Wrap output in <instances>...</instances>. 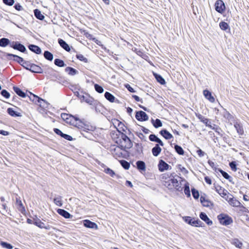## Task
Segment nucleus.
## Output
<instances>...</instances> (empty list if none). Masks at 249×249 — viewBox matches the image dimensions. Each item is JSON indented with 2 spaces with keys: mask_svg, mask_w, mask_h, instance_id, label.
Masks as SVG:
<instances>
[{
  "mask_svg": "<svg viewBox=\"0 0 249 249\" xmlns=\"http://www.w3.org/2000/svg\"><path fill=\"white\" fill-rule=\"evenodd\" d=\"M54 203L58 206H62V197L60 196H59L53 199Z\"/></svg>",
  "mask_w": 249,
  "mask_h": 249,
  "instance_id": "nucleus-42",
  "label": "nucleus"
},
{
  "mask_svg": "<svg viewBox=\"0 0 249 249\" xmlns=\"http://www.w3.org/2000/svg\"><path fill=\"white\" fill-rule=\"evenodd\" d=\"M17 50L21 52H24L26 51V49L24 45L17 42Z\"/></svg>",
  "mask_w": 249,
  "mask_h": 249,
  "instance_id": "nucleus-47",
  "label": "nucleus"
},
{
  "mask_svg": "<svg viewBox=\"0 0 249 249\" xmlns=\"http://www.w3.org/2000/svg\"><path fill=\"white\" fill-rule=\"evenodd\" d=\"M121 165L126 170H128L130 167V164L125 160H121L120 161Z\"/></svg>",
  "mask_w": 249,
  "mask_h": 249,
  "instance_id": "nucleus-41",
  "label": "nucleus"
},
{
  "mask_svg": "<svg viewBox=\"0 0 249 249\" xmlns=\"http://www.w3.org/2000/svg\"><path fill=\"white\" fill-rule=\"evenodd\" d=\"M158 138L154 134H151L149 136V140L152 142H156Z\"/></svg>",
  "mask_w": 249,
  "mask_h": 249,
  "instance_id": "nucleus-57",
  "label": "nucleus"
},
{
  "mask_svg": "<svg viewBox=\"0 0 249 249\" xmlns=\"http://www.w3.org/2000/svg\"><path fill=\"white\" fill-rule=\"evenodd\" d=\"M183 182H186L185 179L182 178L174 173L171 177L170 180H169V181L164 183V185L169 190L175 189L177 191L181 192L183 190L182 185Z\"/></svg>",
  "mask_w": 249,
  "mask_h": 249,
  "instance_id": "nucleus-2",
  "label": "nucleus"
},
{
  "mask_svg": "<svg viewBox=\"0 0 249 249\" xmlns=\"http://www.w3.org/2000/svg\"><path fill=\"white\" fill-rule=\"evenodd\" d=\"M216 191L222 197L225 199V197H227V196L229 194H230L228 193V191L222 188L220 186H218L215 187Z\"/></svg>",
  "mask_w": 249,
  "mask_h": 249,
  "instance_id": "nucleus-12",
  "label": "nucleus"
},
{
  "mask_svg": "<svg viewBox=\"0 0 249 249\" xmlns=\"http://www.w3.org/2000/svg\"><path fill=\"white\" fill-rule=\"evenodd\" d=\"M219 171L224 178H225L227 179H228L230 181H231V178L228 175L227 173L223 171L221 169H220Z\"/></svg>",
  "mask_w": 249,
  "mask_h": 249,
  "instance_id": "nucleus-49",
  "label": "nucleus"
},
{
  "mask_svg": "<svg viewBox=\"0 0 249 249\" xmlns=\"http://www.w3.org/2000/svg\"><path fill=\"white\" fill-rule=\"evenodd\" d=\"M229 165L232 171H236L237 170L236 164L235 161H232L230 162Z\"/></svg>",
  "mask_w": 249,
  "mask_h": 249,
  "instance_id": "nucleus-56",
  "label": "nucleus"
},
{
  "mask_svg": "<svg viewBox=\"0 0 249 249\" xmlns=\"http://www.w3.org/2000/svg\"><path fill=\"white\" fill-rule=\"evenodd\" d=\"M1 95L6 99H8L10 97V94L6 89H2L0 92Z\"/></svg>",
  "mask_w": 249,
  "mask_h": 249,
  "instance_id": "nucleus-50",
  "label": "nucleus"
},
{
  "mask_svg": "<svg viewBox=\"0 0 249 249\" xmlns=\"http://www.w3.org/2000/svg\"><path fill=\"white\" fill-rule=\"evenodd\" d=\"M57 212L60 215L65 218H70L72 217V215L65 210L59 209L57 210Z\"/></svg>",
  "mask_w": 249,
  "mask_h": 249,
  "instance_id": "nucleus-21",
  "label": "nucleus"
},
{
  "mask_svg": "<svg viewBox=\"0 0 249 249\" xmlns=\"http://www.w3.org/2000/svg\"><path fill=\"white\" fill-rule=\"evenodd\" d=\"M2 1L5 5L8 6L13 5L15 2L14 0H2Z\"/></svg>",
  "mask_w": 249,
  "mask_h": 249,
  "instance_id": "nucleus-54",
  "label": "nucleus"
},
{
  "mask_svg": "<svg viewBox=\"0 0 249 249\" xmlns=\"http://www.w3.org/2000/svg\"><path fill=\"white\" fill-rule=\"evenodd\" d=\"M161 151V148L159 144H156L155 146L152 149V153L154 156H158Z\"/></svg>",
  "mask_w": 249,
  "mask_h": 249,
  "instance_id": "nucleus-24",
  "label": "nucleus"
},
{
  "mask_svg": "<svg viewBox=\"0 0 249 249\" xmlns=\"http://www.w3.org/2000/svg\"><path fill=\"white\" fill-rule=\"evenodd\" d=\"M234 126L239 135H242L244 134V129L241 124L236 122L234 123Z\"/></svg>",
  "mask_w": 249,
  "mask_h": 249,
  "instance_id": "nucleus-23",
  "label": "nucleus"
},
{
  "mask_svg": "<svg viewBox=\"0 0 249 249\" xmlns=\"http://www.w3.org/2000/svg\"><path fill=\"white\" fill-rule=\"evenodd\" d=\"M231 243L238 248H241L243 245V243L237 238L232 239Z\"/></svg>",
  "mask_w": 249,
  "mask_h": 249,
  "instance_id": "nucleus-32",
  "label": "nucleus"
},
{
  "mask_svg": "<svg viewBox=\"0 0 249 249\" xmlns=\"http://www.w3.org/2000/svg\"><path fill=\"white\" fill-rule=\"evenodd\" d=\"M207 126L209 127L213 130H214L215 132H218V133H219V130H220V128L217 126H216L215 124H214L213 126L210 124V123L209 124L207 125Z\"/></svg>",
  "mask_w": 249,
  "mask_h": 249,
  "instance_id": "nucleus-55",
  "label": "nucleus"
},
{
  "mask_svg": "<svg viewBox=\"0 0 249 249\" xmlns=\"http://www.w3.org/2000/svg\"><path fill=\"white\" fill-rule=\"evenodd\" d=\"M183 219L186 222L193 226H200L201 223V221L199 219L195 220L192 219L191 217L189 216H186L184 217Z\"/></svg>",
  "mask_w": 249,
  "mask_h": 249,
  "instance_id": "nucleus-8",
  "label": "nucleus"
},
{
  "mask_svg": "<svg viewBox=\"0 0 249 249\" xmlns=\"http://www.w3.org/2000/svg\"><path fill=\"white\" fill-rule=\"evenodd\" d=\"M196 117L200 120V121L201 122H202L204 124H205L206 126H207L209 124V120L208 119L205 118L202 115H201L200 114H196Z\"/></svg>",
  "mask_w": 249,
  "mask_h": 249,
  "instance_id": "nucleus-33",
  "label": "nucleus"
},
{
  "mask_svg": "<svg viewBox=\"0 0 249 249\" xmlns=\"http://www.w3.org/2000/svg\"><path fill=\"white\" fill-rule=\"evenodd\" d=\"M10 41L9 39L7 38H2L0 39V46L1 47H6L9 44H10Z\"/></svg>",
  "mask_w": 249,
  "mask_h": 249,
  "instance_id": "nucleus-31",
  "label": "nucleus"
},
{
  "mask_svg": "<svg viewBox=\"0 0 249 249\" xmlns=\"http://www.w3.org/2000/svg\"><path fill=\"white\" fill-rule=\"evenodd\" d=\"M62 137L64 138V139L68 141H71L72 140V138L71 136L66 134H63Z\"/></svg>",
  "mask_w": 249,
  "mask_h": 249,
  "instance_id": "nucleus-59",
  "label": "nucleus"
},
{
  "mask_svg": "<svg viewBox=\"0 0 249 249\" xmlns=\"http://www.w3.org/2000/svg\"><path fill=\"white\" fill-rule=\"evenodd\" d=\"M136 165H137L138 169H139V170H142V171L145 170V164L143 161L139 160L136 162Z\"/></svg>",
  "mask_w": 249,
  "mask_h": 249,
  "instance_id": "nucleus-29",
  "label": "nucleus"
},
{
  "mask_svg": "<svg viewBox=\"0 0 249 249\" xmlns=\"http://www.w3.org/2000/svg\"><path fill=\"white\" fill-rule=\"evenodd\" d=\"M76 58L81 61H83L85 63H88V60L82 54H77L76 55Z\"/></svg>",
  "mask_w": 249,
  "mask_h": 249,
  "instance_id": "nucleus-45",
  "label": "nucleus"
},
{
  "mask_svg": "<svg viewBox=\"0 0 249 249\" xmlns=\"http://www.w3.org/2000/svg\"><path fill=\"white\" fill-rule=\"evenodd\" d=\"M121 139L119 142H117V143L121 147L123 150H125L126 149H129L132 147L133 144L130 139L124 134L121 133L119 131Z\"/></svg>",
  "mask_w": 249,
  "mask_h": 249,
  "instance_id": "nucleus-3",
  "label": "nucleus"
},
{
  "mask_svg": "<svg viewBox=\"0 0 249 249\" xmlns=\"http://www.w3.org/2000/svg\"><path fill=\"white\" fill-rule=\"evenodd\" d=\"M175 149L179 155H183L184 154V150L180 146L176 145L175 146Z\"/></svg>",
  "mask_w": 249,
  "mask_h": 249,
  "instance_id": "nucleus-44",
  "label": "nucleus"
},
{
  "mask_svg": "<svg viewBox=\"0 0 249 249\" xmlns=\"http://www.w3.org/2000/svg\"><path fill=\"white\" fill-rule=\"evenodd\" d=\"M17 95H18L19 96L22 97V98H25L26 97H28L30 98V96L27 95L26 93L23 92L22 90H21L19 88H18L17 87Z\"/></svg>",
  "mask_w": 249,
  "mask_h": 249,
  "instance_id": "nucleus-37",
  "label": "nucleus"
},
{
  "mask_svg": "<svg viewBox=\"0 0 249 249\" xmlns=\"http://www.w3.org/2000/svg\"><path fill=\"white\" fill-rule=\"evenodd\" d=\"M58 42L60 46L67 52H70L71 48L69 45L62 39H58Z\"/></svg>",
  "mask_w": 249,
  "mask_h": 249,
  "instance_id": "nucleus-17",
  "label": "nucleus"
},
{
  "mask_svg": "<svg viewBox=\"0 0 249 249\" xmlns=\"http://www.w3.org/2000/svg\"><path fill=\"white\" fill-rule=\"evenodd\" d=\"M65 71L69 75H74L78 73V71L73 68L68 67L65 69Z\"/></svg>",
  "mask_w": 249,
  "mask_h": 249,
  "instance_id": "nucleus-27",
  "label": "nucleus"
},
{
  "mask_svg": "<svg viewBox=\"0 0 249 249\" xmlns=\"http://www.w3.org/2000/svg\"><path fill=\"white\" fill-rule=\"evenodd\" d=\"M0 245L5 249H13V246L10 244V243H8L6 242L0 241Z\"/></svg>",
  "mask_w": 249,
  "mask_h": 249,
  "instance_id": "nucleus-38",
  "label": "nucleus"
},
{
  "mask_svg": "<svg viewBox=\"0 0 249 249\" xmlns=\"http://www.w3.org/2000/svg\"><path fill=\"white\" fill-rule=\"evenodd\" d=\"M121 147L119 145L118 146L115 147L113 146L111 148L110 151L113 157L116 159L121 158L123 156V153Z\"/></svg>",
  "mask_w": 249,
  "mask_h": 249,
  "instance_id": "nucleus-6",
  "label": "nucleus"
},
{
  "mask_svg": "<svg viewBox=\"0 0 249 249\" xmlns=\"http://www.w3.org/2000/svg\"><path fill=\"white\" fill-rule=\"evenodd\" d=\"M125 87L131 92H134L135 91L134 89L129 84L126 85Z\"/></svg>",
  "mask_w": 249,
  "mask_h": 249,
  "instance_id": "nucleus-61",
  "label": "nucleus"
},
{
  "mask_svg": "<svg viewBox=\"0 0 249 249\" xmlns=\"http://www.w3.org/2000/svg\"><path fill=\"white\" fill-rule=\"evenodd\" d=\"M44 56L46 59L49 61H52L53 58V54L48 51L44 52Z\"/></svg>",
  "mask_w": 249,
  "mask_h": 249,
  "instance_id": "nucleus-35",
  "label": "nucleus"
},
{
  "mask_svg": "<svg viewBox=\"0 0 249 249\" xmlns=\"http://www.w3.org/2000/svg\"><path fill=\"white\" fill-rule=\"evenodd\" d=\"M152 123L154 126L156 128L161 127L162 125L161 121L159 119H156L155 120L152 119Z\"/></svg>",
  "mask_w": 249,
  "mask_h": 249,
  "instance_id": "nucleus-34",
  "label": "nucleus"
},
{
  "mask_svg": "<svg viewBox=\"0 0 249 249\" xmlns=\"http://www.w3.org/2000/svg\"><path fill=\"white\" fill-rule=\"evenodd\" d=\"M160 133L166 140H170L173 137V135L166 129L161 130Z\"/></svg>",
  "mask_w": 249,
  "mask_h": 249,
  "instance_id": "nucleus-22",
  "label": "nucleus"
},
{
  "mask_svg": "<svg viewBox=\"0 0 249 249\" xmlns=\"http://www.w3.org/2000/svg\"><path fill=\"white\" fill-rule=\"evenodd\" d=\"M7 112L10 115L13 117H16V111L14 110L12 108H8Z\"/></svg>",
  "mask_w": 249,
  "mask_h": 249,
  "instance_id": "nucleus-53",
  "label": "nucleus"
},
{
  "mask_svg": "<svg viewBox=\"0 0 249 249\" xmlns=\"http://www.w3.org/2000/svg\"><path fill=\"white\" fill-rule=\"evenodd\" d=\"M200 218L205 221L208 225H212L213 222L211 220L206 214L204 213L201 212L199 215Z\"/></svg>",
  "mask_w": 249,
  "mask_h": 249,
  "instance_id": "nucleus-18",
  "label": "nucleus"
},
{
  "mask_svg": "<svg viewBox=\"0 0 249 249\" xmlns=\"http://www.w3.org/2000/svg\"><path fill=\"white\" fill-rule=\"evenodd\" d=\"M174 173H167L163 174L160 176L161 179L164 182V183H166L167 181H169V180H170L171 177L174 175Z\"/></svg>",
  "mask_w": 249,
  "mask_h": 249,
  "instance_id": "nucleus-20",
  "label": "nucleus"
},
{
  "mask_svg": "<svg viewBox=\"0 0 249 249\" xmlns=\"http://www.w3.org/2000/svg\"><path fill=\"white\" fill-rule=\"evenodd\" d=\"M203 95L211 103L215 102L214 98L212 96V93L208 90L205 89L203 90Z\"/></svg>",
  "mask_w": 249,
  "mask_h": 249,
  "instance_id": "nucleus-15",
  "label": "nucleus"
},
{
  "mask_svg": "<svg viewBox=\"0 0 249 249\" xmlns=\"http://www.w3.org/2000/svg\"><path fill=\"white\" fill-rule=\"evenodd\" d=\"M17 61H18V62L20 63L21 66L26 68L27 70H29V68H30L31 64H29L28 62L24 61L21 57L17 55Z\"/></svg>",
  "mask_w": 249,
  "mask_h": 249,
  "instance_id": "nucleus-16",
  "label": "nucleus"
},
{
  "mask_svg": "<svg viewBox=\"0 0 249 249\" xmlns=\"http://www.w3.org/2000/svg\"><path fill=\"white\" fill-rule=\"evenodd\" d=\"M200 202L205 207H209L211 204L210 201L206 200L205 197L202 196L200 197Z\"/></svg>",
  "mask_w": 249,
  "mask_h": 249,
  "instance_id": "nucleus-39",
  "label": "nucleus"
},
{
  "mask_svg": "<svg viewBox=\"0 0 249 249\" xmlns=\"http://www.w3.org/2000/svg\"><path fill=\"white\" fill-rule=\"evenodd\" d=\"M219 26H220V28H221V29H222V30H224V31L226 30L227 29H228L229 28V26L227 22H224V21H222V22H220Z\"/></svg>",
  "mask_w": 249,
  "mask_h": 249,
  "instance_id": "nucleus-46",
  "label": "nucleus"
},
{
  "mask_svg": "<svg viewBox=\"0 0 249 249\" xmlns=\"http://www.w3.org/2000/svg\"><path fill=\"white\" fill-rule=\"evenodd\" d=\"M0 134L3 136H7L9 134V132L3 130H0Z\"/></svg>",
  "mask_w": 249,
  "mask_h": 249,
  "instance_id": "nucleus-63",
  "label": "nucleus"
},
{
  "mask_svg": "<svg viewBox=\"0 0 249 249\" xmlns=\"http://www.w3.org/2000/svg\"><path fill=\"white\" fill-rule=\"evenodd\" d=\"M217 219L220 224L227 226L233 223L232 218L225 213H221L217 216Z\"/></svg>",
  "mask_w": 249,
  "mask_h": 249,
  "instance_id": "nucleus-4",
  "label": "nucleus"
},
{
  "mask_svg": "<svg viewBox=\"0 0 249 249\" xmlns=\"http://www.w3.org/2000/svg\"><path fill=\"white\" fill-rule=\"evenodd\" d=\"M94 88L96 91L100 93H102L104 91L103 88L101 86L97 84H95L94 85Z\"/></svg>",
  "mask_w": 249,
  "mask_h": 249,
  "instance_id": "nucleus-52",
  "label": "nucleus"
},
{
  "mask_svg": "<svg viewBox=\"0 0 249 249\" xmlns=\"http://www.w3.org/2000/svg\"><path fill=\"white\" fill-rule=\"evenodd\" d=\"M183 185L184 186V193L188 196H190V191L189 188V184L186 181V182H183Z\"/></svg>",
  "mask_w": 249,
  "mask_h": 249,
  "instance_id": "nucleus-28",
  "label": "nucleus"
},
{
  "mask_svg": "<svg viewBox=\"0 0 249 249\" xmlns=\"http://www.w3.org/2000/svg\"><path fill=\"white\" fill-rule=\"evenodd\" d=\"M155 76L157 81L160 84L164 85L165 83V80L160 75L156 74H155Z\"/></svg>",
  "mask_w": 249,
  "mask_h": 249,
  "instance_id": "nucleus-43",
  "label": "nucleus"
},
{
  "mask_svg": "<svg viewBox=\"0 0 249 249\" xmlns=\"http://www.w3.org/2000/svg\"><path fill=\"white\" fill-rule=\"evenodd\" d=\"M83 224L84 226L87 228L97 229L98 226L97 224L93 222L90 221L89 220H85L83 221Z\"/></svg>",
  "mask_w": 249,
  "mask_h": 249,
  "instance_id": "nucleus-14",
  "label": "nucleus"
},
{
  "mask_svg": "<svg viewBox=\"0 0 249 249\" xmlns=\"http://www.w3.org/2000/svg\"><path fill=\"white\" fill-rule=\"evenodd\" d=\"M53 131L56 134L60 135L61 137H62L64 134L60 129L58 128H54Z\"/></svg>",
  "mask_w": 249,
  "mask_h": 249,
  "instance_id": "nucleus-58",
  "label": "nucleus"
},
{
  "mask_svg": "<svg viewBox=\"0 0 249 249\" xmlns=\"http://www.w3.org/2000/svg\"><path fill=\"white\" fill-rule=\"evenodd\" d=\"M158 168L160 171L163 172L165 170H168L171 169V166L166 163L164 161L160 160L158 164Z\"/></svg>",
  "mask_w": 249,
  "mask_h": 249,
  "instance_id": "nucleus-10",
  "label": "nucleus"
},
{
  "mask_svg": "<svg viewBox=\"0 0 249 249\" xmlns=\"http://www.w3.org/2000/svg\"><path fill=\"white\" fill-rule=\"evenodd\" d=\"M29 70L35 73H42V69L38 66H37L35 64H31L30 66V68H29Z\"/></svg>",
  "mask_w": 249,
  "mask_h": 249,
  "instance_id": "nucleus-19",
  "label": "nucleus"
},
{
  "mask_svg": "<svg viewBox=\"0 0 249 249\" xmlns=\"http://www.w3.org/2000/svg\"><path fill=\"white\" fill-rule=\"evenodd\" d=\"M34 224L41 229H45L46 230H50L52 228L49 225H46L43 222H41L39 219L36 220Z\"/></svg>",
  "mask_w": 249,
  "mask_h": 249,
  "instance_id": "nucleus-13",
  "label": "nucleus"
},
{
  "mask_svg": "<svg viewBox=\"0 0 249 249\" xmlns=\"http://www.w3.org/2000/svg\"><path fill=\"white\" fill-rule=\"evenodd\" d=\"M136 118L140 121H145L148 119V116L145 112L142 111H137L136 113Z\"/></svg>",
  "mask_w": 249,
  "mask_h": 249,
  "instance_id": "nucleus-11",
  "label": "nucleus"
},
{
  "mask_svg": "<svg viewBox=\"0 0 249 249\" xmlns=\"http://www.w3.org/2000/svg\"><path fill=\"white\" fill-rule=\"evenodd\" d=\"M62 119L67 124L73 125L81 129L83 131H87V130H91V129L88 128L89 126L85 125L77 117L67 114L62 113L61 115Z\"/></svg>",
  "mask_w": 249,
  "mask_h": 249,
  "instance_id": "nucleus-1",
  "label": "nucleus"
},
{
  "mask_svg": "<svg viewBox=\"0 0 249 249\" xmlns=\"http://www.w3.org/2000/svg\"><path fill=\"white\" fill-rule=\"evenodd\" d=\"M225 199L228 201L230 205L233 207H238L240 205V202L231 194H229L227 197H225Z\"/></svg>",
  "mask_w": 249,
  "mask_h": 249,
  "instance_id": "nucleus-7",
  "label": "nucleus"
},
{
  "mask_svg": "<svg viewBox=\"0 0 249 249\" xmlns=\"http://www.w3.org/2000/svg\"><path fill=\"white\" fill-rule=\"evenodd\" d=\"M215 10L219 13H222L225 9V6L223 1L221 0H217L215 3Z\"/></svg>",
  "mask_w": 249,
  "mask_h": 249,
  "instance_id": "nucleus-9",
  "label": "nucleus"
},
{
  "mask_svg": "<svg viewBox=\"0 0 249 249\" xmlns=\"http://www.w3.org/2000/svg\"><path fill=\"white\" fill-rule=\"evenodd\" d=\"M105 97L109 101H110L111 102H114V100H115V97L110 93H109L108 92H106L105 93Z\"/></svg>",
  "mask_w": 249,
  "mask_h": 249,
  "instance_id": "nucleus-36",
  "label": "nucleus"
},
{
  "mask_svg": "<svg viewBox=\"0 0 249 249\" xmlns=\"http://www.w3.org/2000/svg\"><path fill=\"white\" fill-rule=\"evenodd\" d=\"M54 63L55 65L60 67H63L66 65L63 60L57 58L54 60Z\"/></svg>",
  "mask_w": 249,
  "mask_h": 249,
  "instance_id": "nucleus-40",
  "label": "nucleus"
},
{
  "mask_svg": "<svg viewBox=\"0 0 249 249\" xmlns=\"http://www.w3.org/2000/svg\"><path fill=\"white\" fill-rule=\"evenodd\" d=\"M30 94L32 95V97H30V99L35 103L39 104L40 107L45 108L48 107L49 104L44 100L39 98L37 96H36L31 92H30Z\"/></svg>",
  "mask_w": 249,
  "mask_h": 249,
  "instance_id": "nucleus-5",
  "label": "nucleus"
},
{
  "mask_svg": "<svg viewBox=\"0 0 249 249\" xmlns=\"http://www.w3.org/2000/svg\"><path fill=\"white\" fill-rule=\"evenodd\" d=\"M17 208L23 214H25L26 211L21 201H18L17 199Z\"/></svg>",
  "mask_w": 249,
  "mask_h": 249,
  "instance_id": "nucleus-26",
  "label": "nucleus"
},
{
  "mask_svg": "<svg viewBox=\"0 0 249 249\" xmlns=\"http://www.w3.org/2000/svg\"><path fill=\"white\" fill-rule=\"evenodd\" d=\"M35 17L39 20H43L44 18V16L41 14L40 10L37 9L34 11Z\"/></svg>",
  "mask_w": 249,
  "mask_h": 249,
  "instance_id": "nucleus-30",
  "label": "nucleus"
},
{
  "mask_svg": "<svg viewBox=\"0 0 249 249\" xmlns=\"http://www.w3.org/2000/svg\"><path fill=\"white\" fill-rule=\"evenodd\" d=\"M196 153L200 157H202L205 155V153L200 149H198Z\"/></svg>",
  "mask_w": 249,
  "mask_h": 249,
  "instance_id": "nucleus-60",
  "label": "nucleus"
},
{
  "mask_svg": "<svg viewBox=\"0 0 249 249\" xmlns=\"http://www.w3.org/2000/svg\"><path fill=\"white\" fill-rule=\"evenodd\" d=\"M192 193L193 197L195 199H198L199 196V194L197 190H196L195 188L192 189Z\"/></svg>",
  "mask_w": 249,
  "mask_h": 249,
  "instance_id": "nucleus-51",
  "label": "nucleus"
},
{
  "mask_svg": "<svg viewBox=\"0 0 249 249\" xmlns=\"http://www.w3.org/2000/svg\"><path fill=\"white\" fill-rule=\"evenodd\" d=\"M29 49L33 52L36 53V54H40L41 53V49L37 46L35 45H30L29 46Z\"/></svg>",
  "mask_w": 249,
  "mask_h": 249,
  "instance_id": "nucleus-25",
  "label": "nucleus"
},
{
  "mask_svg": "<svg viewBox=\"0 0 249 249\" xmlns=\"http://www.w3.org/2000/svg\"><path fill=\"white\" fill-rule=\"evenodd\" d=\"M104 172L106 174L110 175L112 177H113L114 176H115V172L112 169H111L109 168H107L105 169Z\"/></svg>",
  "mask_w": 249,
  "mask_h": 249,
  "instance_id": "nucleus-48",
  "label": "nucleus"
},
{
  "mask_svg": "<svg viewBox=\"0 0 249 249\" xmlns=\"http://www.w3.org/2000/svg\"><path fill=\"white\" fill-rule=\"evenodd\" d=\"M205 180L207 183H208L210 185L212 184V180H211V178H209L208 177H205Z\"/></svg>",
  "mask_w": 249,
  "mask_h": 249,
  "instance_id": "nucleus-62",
  "label": "nucleus"
},
{
  "mask_svg": "<svg viewBox=\"0 0 249 249\" xmlns=\"http://www.w3.org/2000/svg\"><path fill=\"white\" fill-rule=\"evenodd\" d=\"M132 97L137 102L142 101V99H141L137 95H133Z\"/></svg>",
  "mask_w": 249,
  "mask_h": 249,
  "instance_id": "nucleus-64",
  "label": "nucleus"
}]
</instances>
